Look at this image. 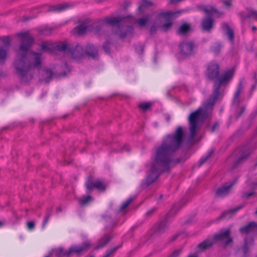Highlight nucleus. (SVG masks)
Listing matches in <instances>:
<instances>
[{
	"instance_id": "nucleus-1",
	"label": "nucleus",
	"mask_w": 257,
	"mask_h": 257,
	"mask_svg": "<svg viewBox=\"0 0 257 257\" xmlns=\"http://www.w3.org/2000/svg\"><path fill=\"white\" fill-rule=\"evenodd\" d=\"M182 127L178 126L175 133L164 137L162 144L156 149L154 160L149 171L146 184L155 182L163 171H168L171 167L180 162L174 159L175 152L179 149L183 139Z\"/></svg>"
},
{
	"instance_id": "nucleus-2",
	"label": "nucleus",
	"mask_w": 257,
	"mask_h": 257,
	"mask_svg": "<svg viewBox=\"0 0 257 257\" xmlns=\"http://www.w3.org/2000/svg\"><path fill=\"white\" fill-rule=\"evenodd\" d=\"M234 72V69H230L226 71L220 77H219L220 74L219 64L215 62H211L208 64L206 69L207 76L211 80L217 81L214 82L212 94L208 101L189 116L190 140H192L195 137L200 119L208 117L211 113L213 105L220 95L219 90L221 86L228 83L232 78Z\"/></svg>"
},
{
	"instance_id": "nucleus-3",
	"label": "nucleus",
	"mask_w": 257,
	"mask_h": 257,
	"mask_svg": "<svg viewBox=\"0 0 257 257\" xmlns=\"http://www.w3.org/2000/svg\"><path fill=\"white\" fill-rule=\"evenodd\" d=\"M19 36L22 37L21 43L14 65L21 78L28 81L32 79L34 70L41 67L42 54L30 50L33 40L27 33H20Z\"/></svg>"
},
{
	"instance_id": "nucleus-4",
	"label": "nucleus",
	"mask_w": 257,
	"mask_h": 257,
	"mask_svg": "<svg viewBox=\"0 0 257 257\" xmlns=\"http://www.w3.org/2000/svg\"><path fill=\"white\" fill-rule=\"evenodd\" d=\"M126 21L127 19L120 17H106L103 20L105 24L116 26L114 34L120 39L131 35L133 32L132 27L125 25Z\"/></svg>"
},
{
	"instance_id": "nucleus-5",
	"label": "nucleus",
	"mask_w": 257,
	"mask_h": 257,
	"mask_svg": "<svg viewBox=\"0 0 257 257\" xmlns=\"http://www.w3.org/2000/svg\"><path fill=\"white\" fill-rule=\"evenodd\" d=\"M176 206L172 207L166 215L165 218L157 223L150 230L149 233L151 236H157L164 233L168 229L171 219L175 217L177 211L174 212Z\"/></svg>"
},
{
	"instance_id": "nucleus-6",
	"label": "nucleus",
	"mask_w": 257,
	"mask_h": 257,
	"mask_svg": "<svg viewBox=\"0 0 257 257\" xmlns=\"http://www.w3.org/2000/svg\"><path fill=\"white\" fill-rule=\"evenodd\" d=\"M181 11H168L166 12H162L157 15L155 19L151 21L148 16H146V26L149 28V31L151 35L156 33L157 30L159 29V25L160 24V18H167L171 16H174L176 14H180Z\"/></svg>"
},
{
	"instance_id": "nucleus-7",
	"label": "nucleus",
	"mask_w": 257,
	"mask_h": 257,
	"mask_svg": "<svg viewBox=\"0 0 257 257\" xmlns=\"http://www.w3.org/2000/svg\"><path fill=\"white\" fill-rule=\"evenodd\" d=\"M90 244V242L86 241L81 245H72L67 250H64L63 248L59 247L56 249L55 254L56 257H70L72 253L80 255L83 252L88 250Z\"/></svg>"
},
{
	"instance_id": "nucleus-8",
	"label": "nucleus",
	"mask_w": 257,
	"mask_h": 257,
	"mask_svg": "<svg viewBox=\"0 0 257 257\" xmlns=\"http://www.w3.org/2000/svg\"><path fill=\"white\" fill-rule=\"evenodd\" d=\"M242 83V80H240L238 84L236 91L232 100V104L237 107L235 113V117L237 118L240 116L245 110V107L244 106L239 107V104L241 101L240 94L243 89Z\"/></svg>"
},
{
	"instance_id": "nucleus-9",
	"label": "nucleus",
	"mask_w": 257,
	"mask_h": 257,
	"mask_svg": "<svg viewBox=\"0 0 257 257\" xmlns=\"http://www.w3.org/2000/svg\"><path fill=\"white\" fill-rule=\"evenodd\" d=\"M250 153L251 151L248 148L246 147L242 148L232 163L230 167L231 169H234L241 166L247 160Z\"/></svg>"
},
{
	"instance_id": "nucleus-10",
	"label": "nucleus",
	"mask_w": 257,
	"mask_h": 257,
	"mask_svg": "<svg viewBox=\"0 0 257 257\" xmlns=\"http://www.w3.org/2000/svg\"><path fill=\"white\" fill-rule=\"evenodd\" d=\"M230 230L227 229L225 230L220 231L218 233L215 234L212 238L214 243L217 242H221L225 245H227L232 242V239L230 236Z\"/></svg>"
},
{
	"instance_id": "nucleus-11",
	"label": "nucleus",
	"mask_w": 257,
	"mask_h": 257,
	"mask_svg": "<svg viewBox=\"0 0 257 257\" xmlns=\"http://www.w3.org/2000/svg\"><path fill=\"white\" fill-rule=\"evenodd\" d=\"M195 47L194 43L191 41H184L179 45L180 53L184 56H188L193 54Z\"/></svg>"
},
{
	"instance_id": "nucleus-12",
	"label": "nucleus",
	"mask_w": 257,
	"mask_h": 257,
	"mask_svg": "<svg viewBox=\"0 0 257 257\" xmlns=\"http://www.w3.org/2000/svg\"><path fill=\"white\" fill-rule=\"evenodd\" d=\"M85 186L89 191H93L94 189H97L100 191H104L106 188V185L103 181L99 180H88L85 183Z\"/></svg>"
},
{
	"instance_id": "nucleus-13",
	"label": "nucleus",
	"mask_w": 257,
	"mask_h": 257,
	"mask_svg": "<svg viewBox=\"0 0 257 257\" xmlns=\"http://www.w3.org/2000/svg\"><path fill=\"white\" fill-rule=\"evenodd\" d=\"M173 16H171L168 18L166 17L160 18L159 30L161 32H167L171 29L173 23L171 20V18Z\"/></svg>"
},
{
	"instance_id": "nucleus-14",
	"label": "nucleus",
	"mask_w": 257,
	"mask_h": 257,
	"mask_svg": "<svg viewBox=\"0 0 257 257\" xmlns=\"http://www.w3.org/2000/svg\"><path fill=\"white\" fill-rule=\"evenodd\" d=\"M69 53L74 59H79L85 54L84 48L77 44L69 49Z\"/></svg>"
},
{
	"instance_id": "nucleus-15",
	"label": "nucleus",
	"mask_w": 257,
	"mask_h": 257,
	"mask_svg": "<svg viewBox=\"0 0 257 257\" xmlns=\"http://www.w3.org/2000/svg\"><path fill=\"white\" fill-rule=\"evenodd\" d=\"M88 20H85L82 23L76 26L72 30V34L76 35H82L84 34L88 29Z\"/></svg>"
},
{
	"instance_id": "nucleus-16",
	"label": "nucleus",
	"mask_w": 257,
	"mask_h": 257,
	"mask_svg": "<svg viewBox=\"0 0 257 257\" xmlns=\"http://www.w3.org/2000/svg\"><path fill=\"white\" fill-rule=\"evenodd\" d=\"M244 206V205H240L236 206L235 208L230 209L228 211H225L218 217V220L229 219L239 210L241 209Z\"/></svg>"
},
{
	"instance_id": "nucleus-17",
	"label": "nucleus",
	"mask_w": 257,
	"mask_h": 257,
	"mask_svg": "<svg viewBox=\"0 0 257 257\" xmlns=\"http://www.w3.org/2000/svg\"><path fill=\"white\" fill-rule=\"evenodd\" d=\"M113 236L110 234H104L97 241L95 247V249L102 248L106 246L107 243L112 239Z\"/></svg>"
},
{
	"instance_id": "nucleus-18",
	"label": "nucleus",
	"mask_w": 257,
	"mask_h": 257,
	"mask_svg": "<svg viewBox=\"0 0 257 257\" xmlns=\"http://www.w3.org/2000/svg\"><path fill=\"white\" fill-rule=\"evenodd\" d=\"M191 200V197L188 195L186 194L184 196V197L182 198V199L177 203L174 204L172 207H173L174 206H176V209L174 210V212H175L176 211L177 213L186 204V203L189 202Z\"/></svg>"
},
{
	"instance_id": "nucleus-19",
	"label": "nucleus",
	"mask_w": 257,
	"mask_h": 257,
	"mask_svg": "<svg viewBox=\"0 0 257 257\" xmlns=\"http://www.w3.org/2000/svg\"><path fill=\"white\" fill-rule=\"evenodd\" d=\"M257 230V223L251 222L248 224L239 228V231L242 233H248Z\"/></svg>"
},
{
	"instance_id": "nucleus-20",
	"label": "nucleus",
	"mask_w": 257,
	"mask_h": 257,
	"mask_svg": "<svg viewBox=\"0 0 257 257\" xmlns=\"http://www.w3.org/2000/svg\"><path fill=\"white\" fill-rule=\"evenodd\" d=\"M213 20L210 17H205L202 21V28L203 31L210 32L213 28Z\"/></svg>"
},
{
	"instance_id": "nucleus-21",
	"label": "nucleus",
	"mask_w": 257,
	"mask_h": 257,
	"mask_svg": "<svg viewBox=\"0 0 257 257\" xmlns=\"http://www.w3.org/2000/svg\"><path fill=\"white\" fill-rule=\"evenodd\" d=\"M236 180L229 181L224 183L221 187L217 189L216 193H227L230 191L231 188L235 185Z\"/></svg>"
},
{
	"instance_id": "nucleus-22",
	"label": "nucleus",
	"mask_w": 257,
	"mask_h": 257,
	"mask_svg": "<svg viewBox=\"0 0 257 257\" xmlns=\"http://www.w3.org/2000/svg\"><path fill=\"white\" fill-rule=\"evenodd\" d=\"M214 244V241L212 238L207 239L199 243L197 247L200 251H203L210 248Z\"/></svg>"
},
{
	"instance_id": "nucleus-23",
	"label": "nucleus",
	"mask_w": 257,
	"mask_h": 257,
	"mask_svg": "<svg viewBox=\"0 0 257 257\" xmlns=\"http://www.w3.org/2000/svg\"><path fill=\"white\" fill-rule=\"evenodd\" d=\"M41 74L42 75L41 80L46 83L49 82L53 76V71L48 68L44 69L42 70Z\"/></svg>"
},
{
	"instance_id": "nucleus-24",
	"label": "nucleus",
	"mask_w": 257,
	"mask_h": 257,
	"mask_svg": "<svg viewBox=\"0 0 257 257\" xmlns=\"http://www.w3.org/2000/svg\"><path fill=\"white\" fill-rule=\"evenodd\" d=\"M221 28L223 30L226 31V34L227 36L228 40L232 42L234 40V34L233 31L230 28L228 24L226 23H223L221 24Z\"/></svg>"
},
{
	"instance_id": "nucleus-25",
	"label": "nucleus",
	"mask_w": 257,
	"mask_h": 257,
	"mask_svg": "<svg viewBox=\"0 0 257 257\" xmlns=\"http://www.w3.org/2000/svg\"><path fill=\"white\" fill-rule=\"evenodd\" d=\"M85 54H87L89 56L93 58H95L97 56V51L94 45L88 44L84 48Z\"/></svg>"
},
{
	"instance_id": "nucleus-26",
	"label": "nucleus",
	"mask_w": 257,
	"mask_h": 257,
	"mask_svg": "<svg viewBox=\"0 0 257 257\" xmlns=\"http://www.w3.org/2000/svg\"><path fill=\"white\" fill-rule=\"evenodd\" d=\"M72 7V5L67 3H64L57 5L53 7L50 11L54 12H60L65 11Z\"/></svg>"
},
{
	"instance_id": "nucleus-27",
	"label": "nucleus",
	"mask_w": 257,
	"mask_h": 257,
	"mask_svg": "<svg viewBox=\"0 0 257 257\" xmlns=\"http://www.w3.org/2000/svg\"><path fill=\"white\" fill-rule=\"evenodd\" d=\"M93 200V197L90 195H83L78 199L79 204L81 206L87 205Z\"/></svg>"
},
{
	"instance_id": "nucleus-28",
	"label": "nucleus",
	"mask_w": 257,
	"mask_h": 257,
	"mask_svg": "<svg viewBox=\"0 0 257 257\" xmlns=\"http://www.w3.org/2000/svg\"><path fill=\"white\" fill-rule=\"evenodd\" d=\"M190 25L188 23H185L179 27L177 32V34L179 35H186L190 31Z\"/></svg>"
},
{
	"instance_id": "nucleus-29",
	"label": "nucleus",
	"mask_w": 257,
	"mask_h": 257,
	"mask_svg": "<svg viewBox=\"0 0 257 257\" xmlns=\"http://www.w3.org/2000/svg\"><path fill=\"white\" fill-rule=\"evenodd\" d=\"M71 47H70L65 42H60L55 45L54 46V48L58 51L61 52H68L69 53V49Z\"/></svg>"
},
{
	"instance_id": "nucleus-30",
	"label": "nucleus",
	"mask_w": 257,
	"mask_h": 257,
	"mask_svg": "<svg viewBox=\"0 0 257 257\" xmlns=\"http://www.w3.org/2000/svg\"><path fill=\"white\" fill-rule=\"evenodd\" d=\"M206 10L207 11L205 13L207 14H217L219 16L223 15V12L218 11L214 6L211 5H207Z\"/></svg>"
},
{
	"instance_id": "nucleus-31",
	"label": "nucleus",
	"mask_w": 257,
	"mask_h": 257,
	"mask_svg": "<svg viewBox=\"0 0 257 257\" xmlns=\"http://www.w3.org/2000/svg\"><path fill=\"white\" fill-rule=\"evenodd\" d=\"M121 245L122 244H121L120 245L114 247L112 248L107 250L105 252V254L103 255V257H113L114 255L115 252L119 248H120L121 246Z\"/></svg>"
},
{
	"instance_id": "nucleus-32",
	"label": "nucleus",
	"mask_w": 257,
	"mask_h": 257,
	"mask_svg": "<svg viewBox=\"0 0 257 257\" xmlns=\"http://www.w3.org/2000/svg\"><path fill=\"white\" fill-rule=\"evenodd\" d=\"M9 49L0 47V62H4L6 58Z\"/></svg>"
},
{
	"instance_id": "nucleus-33",
	"label": "nucleus",
	"mask_w": 257,
	"mask_h": 257,
	"mask_svg": "<svg viewBox=\"0 0 257 257\" xmlns=\"http://www.w3.org/2000/svg\"><path fill=\"white\" fill-rule=\"evenodd\" d=\"M134 199L133 197H130L126 200L123 201L119 208V211H124L125 209L126 208L127 206L131 204V203L134 200Z\"/></svg>"
},
{
	"instance_id": "nucleus-34",
	"label": "nucleus",
	"mask_w": 257,
	"mask_h": 257,
	"mask_svg": "<svg viewBox=\"0 0 257 257\" xmlns=\"http://www.w3.org/2000/svg\"><path fill=\"white\" fill-rule=\"evenodd\" d=\"M53 30V28L45 26L40 30V33L43 35L48 36L51 34Z\"/></svg>"
},
{
	"instance_id": "nucleus-35",
	"label": "nucleus",
	"mask_w": 257,
	"mask_h": 257,
	"mask_svg": "<svg viewBox=\"0 0 257 257\" xmlns=\"http://www.w3.org/2000/svg\"><path fill=\"white\" fill-rule=\"evenodd\" d=\"M1 40L4 44L2 47L8 49H10V38L9 37L5 36L1 38Z\"/></svg>"
},
{
	"instance_id": "nucleus-36",
	"label": "nucleus",
	"mask_w": 257,
	"mask_h": 257,
	"mask_svg": "<svg viewBox=\"0 0 257 257\" xmlns=\"http://www.w3.org/2000/svg\"><path fill=\"white\" fill-rule=\"evenodd\" d=\"M214 151L213 150L210 151L208 154L205 156L201 158L199 161V166L203 164L213 154Z\"/></svg>"
},
{
	"instance_id": "nucleus-37",
	"label": "nucleus",
	"mask_w": 257,
	"mask_h": 257,
	"mask_svg": "<svg viewBox=\"0 0 257 257\" xmlns=\"http://www.w3.org/2000/svg\"><path fill=\"white\" fill-rule=\"evenodd\" d=\"M158 210V207H153L150 209H149L147 212H146V217H151Z\"/></svg>"
},
{
	"instance_id": "nucleus-38",
	"label": "nucleus",
	"mask_w": 257,
	"mask_h": 257,
	"mask_svg": "<svg viewBox=\"0 0 257 257\" xmlns=\"http://www.w3.org/2000/svg\"><path fill=\"white\" fill-rule=\"evenodd\" d=\"M145 0H142L141 4L138 7V13L140 16L143 15L145 11Z\"/></svg>"
},
{
	"instance_id": "nucleus-39",
	"label": "nucleus",
	"mask_w": 257,
	"mask_h": 257,
	"mask_svg": "<svg viewBox=\"0 0 257 257\" xmlns=\"http://www.w3.org/2000/svg\"><path fill=\"white\" fill-rule=\"evenodd\" d=\"M221 48V46L220 44H216L212 46L211 50L215 54H218L220 51Z\"/></svg>"
},
{
	"instance_id": "nucleus-40",
	"label": "nucleus",
	"mask_w": 257,
	"mask_h": 257,
	"mask_svg": "<svg viewBox=\"0 0 257 257\" xmlns=\"http://www.w3.org/2000/svg\"><path fill=\"white\" fill-rule=\"evenodd\" d=\"M153 197L158 203H160L163 199V194H153Z\"/></svg>"
},
{
	"instance_id": "nucleus-41",
	"label": "nucleus",
	"mask_w": 257,
	"mask_h": 257,
	"mask_svg": "<svg viewBox=\"0 0 257 257\" xmlns=\"http://www.w3.org/2000/svg\"><path fill=\"white\" fill-rule=\"evenodd\" d=\"M247 17H252L257 20V11L251 10L247 14Z\"/></svg>"
},
{
	"instance_id": "nucleus-42",
	"label": "nucleus",
	"mask_w": 257,
	"mask_h": 257,
	"mask_svg": "<svg viewBox=\"0 0 257 257\" xmlns=\"http://www.w3.org/2000/svg\"><path fill=\"white\" fill-rule=\"evenodd\" d=\"M156 6L155 0H146V8Z\"/></svg>"
},
{
	"instance_id": "nucleus-43",
	"label": "nucleus",
	"mask_w": 257,
	"mask_h": 257,
	"mask_svg": "<svg viewBox=\"0 0 257 257\" xmlns=\"http://www.w3.org/2000/svg\"><path fill=\"white\" fill-rule=\"evenodd\" d=\"M27 228L30 230H33L35 227V224L34 222L31 221L27 222Z\"/></svg>"
},
{
	"instance_id": "nucleus-44",
	"label": "nucleus",
	"mask_w": 257,
	"mask_h": 257,
	"mask_svg": "<svg viewBox=\"0 0 257 257\" xmlns=\"http://www.w3.org/2000/svg\"><path fill=\"white\" fill-rule=\"evenodd\" d=\"M181 252V249L175 250L168 257H178Z\"/></svg>"
},
{
	"instance_id": "nucleus-45",
	"label": "nucleus",
	"mask_w": 257,
	"mask_h": 257,
	"mask_svg": "<svg viewBox=\"0 0 257 257\" xmlns=\"http://www.w3.org/2000/svg\"><path fill=\"white\" fill-rule=\"evenodd\" d=\"M103 48L104 50L105 51V52L106 53H107V54H109L110 53L109 47V43L107 41L106 42L104 43V44L103 45Z\"/></svg>"
},
{
	"instance_id": "nucleus-46",
	"label": "nucleus",
	"mask_w": 257,
	"mask_h": 257,
	"mask_svg": "<svg viewBox=\"0 0 257 257\" xmlns=\"http://www.w3.org/2000/svg\"><path fill=\"white\" fill-rule=\"evenodd\" d=\"M206 7H207V5H200L197 6L198 9L199 10L203 11L204 13H205V11H207L206 10Z\"/></svg>"
},
{
	"instance_id": "nucleus-47",
	"label": "nucleus",
	"mask_w": 257,
	"mask_h": 257,
	"mask_svg": "<svg viewBox=\"0 0 257 257\" xmlns=\"http://www.w3.org/2000/svg\"><path fill=\"white\" fill-rule=\"evenodd\" d=\"M130 147L128 145H124L123 146L119 151L120 152H123L125 151H130Z\"/></svg>"
},
{
	"instance_id": "nucleus-48",
	"label": "nucleus",
	"mask_w": 257,
	"mask_h": 257,
	"mask_svg": "<svg viewBox=\"0 0 257 257\" xmlns=\"http://www.w3.org/2000/svg\"><path fill=\"white\" fill-rule=\"evenodd\" d=\"M137 23L140 26H143L145 25V18L142 17L140 19L137 21Z\"/></svg>"
},
{
	"instance_id": "nucleus-49",
	"label": "nucleus",
	"mask_w": 257,
	"mask_h": 257,
	"mask_svg": "<svg viewBox=\"0 0 257 257\" xmlns=\"http://www.w3.org/2000/svg\"><path fill=\"white\" fill-rule=\"evenodd\" d=\"M223 5L228 8L231 6V1L230 0H225L223 2Z\"/></svg>"
},
{
	"instance_id": "nucleus-50",
	"label": "nucleus",
	"mask_w": 257,
	"mask_h": 257,
	"mask_svg": "<svg viewBox=\"0 0 257 257\" xmlns=\"http://www.w3.org/2000/svg\"><path fill=\"white\" fill-rule=\"evenodd\" d=\"M219 127V123L218 122H216L213 126H212V128H211V132L213 133L214 132L216 129H217Z\"/></svg>"
},
{
	"instance_id": "nucleus-51",
	"label": "nucleus",
	"mask_w": 257,
	"mask_h": 257,
	"mask_svg": "<svg viewBox=\"0 0 257 257\" xmlns=\"http://www.w3.org/2000/svg\"><path fill=\"white\" fill-rule=\"evenodd\" d=\"M49 218L50 217H47L46 216L45 217V218L44 219V221H43V224H42V228H44L45 227V226L46 225L47 223H48V222L49 221Z\"/></svg>"
},
{
	"instance_id": "nucleus-52",
	"label": "nucleus",
	"mask_w": 257,
	"mask_h": 257,
	"mask_svg": "<svg viewBox=\"0 0 257 257\" xmlns=\"http://www.w3.org/2000/svg\"><path fill=\"white\" fill-rule=\"evenodd\" d=\"M52 208H48L46 211V216L50 217L52 215Z\"/></svg>"
},
{
	"instance_id": "nucleus-53",
	"label": "nucleus",
	"mask_w": 257,
	"mask_h": 257,
	"mask_svg": "<svg viewBox=\"0 0 257 257\" xmlns=\"http://www.w3.org/2000/svg\"><path fill=\"white\" fill-rule=\"evenodd\" d=\"M152 105L153 102H146V111L149 109Z\"/></svg>"
},
{
	"instance_id": "nucleus-54",
	"label": "nucleus",
	"mask_w": 257,
	"mask_h": 257,
	"mask_svg": "<svg viewBox=\"0 0 257 257\" xmlns=\"http://www.w3.org/2000/svg\"><path fill=\"white\" fill-rule=\"evenodd\" d=\"M243 251H244V253L245 254L247 251H248V248H247V243L246 242H245L244 243V244L243 246Z\"/></svg>"
},
{
	"instance_id": "nucleus-55",
	"label": "nucleus",
	"mask_w": 257,
	"mask_h": 257,
	"mask_svg": "<svg viewBox=\"0 0 257 257\" xmlns=\"http://www.w3.org/2000/svg\"><path fill=\"white\" fill-rule=\"evenodd\" d=\"M226 194H216V198H223L225 196Z\"/></svg>"
},
{
	"instance_id": "nucleus-56",
	"label": "nucleus",
	"mask_w": 257,
	"mask_h": 257,
	"mask_svg": "<svg viewBox=\"0 0 257 257\" xmlns=\"http://www.w3.org/2000/svg\"><path fill=\"white\" fill-rule=\"evenodd\" d=\"M253 194H246L245 195L242 196L243 199H248L250 196H251Z\"/></svg>"
},
{
	"instance_id": "nucleus-57",
	"label": "nucleus",
	"mask_w": 257,
	"mask_h": 257,
	"mask_svg": "<svg viewBox=\"0 0 257 257\" xmlns=\"http://www.w3.org/2000/svg\"><path fill=\"white\" fill-rule=\"evenodd\" d=\"M140 108L143 111H145V103H142L139 105Z\"/></svg>"
},
{
	"instance_id": "nucleus-58",
	"label": "nucleus",
	"mask_w": 257,
	"mask_h": 257,
	"mask_svg": "<svg viewBox=\"0 0 257 257\" xmlns=\"http://www.w3.org/2000/svg\"><path fill=\"white\" fill-rule=\"evenodd\" d=\"M47 46L46 44H43L42 46H41V49L43 50H46L47 49Z\"/></svg>"
},
{
	"instance_id": "nucleus-59",
	"label": "nucleus",
	"mask_w": 257,
	"mask_h": 257,
	"mask_svg": "<svg viewBox=\"0 0 257 257\" xmlns=\"http://www.w3.org/2000/svg\"><path fill=\"white\" fill-rule=\"evenodd\" d=\"M256 85H257V82H256V83L254 85L252 86V87L251 88V92L254 91L256 87Z\"/></svg>"
},
{
	"instance_id": "nucleus-60",
	"label": "nucleus",
	"mask_w": 257,
	"mask_h": 257,
	"mask_svg": "<svg viewBox=\"0 0 257 257\" xmlns=\"http://www.w3.org/2000/svg\"><path fill=\"white\" fill-rule=\"evenodd\" d=\"M197 256H198L197 253L196 252H195L193 254H191L189 255L188 257H197Z\"/></svg>"
},
{
	"instance_id": "nucleus-61",
	"label": "nucleus",
	"mask_w": 257,
	"mask_h": 257,
	"mask_svg": "<svg viewBox=\"0 0 257 257\" xmlns=\"http://www.w3.org/2000/svg\"><path fill=\"white\" fill-rule=\"evenodd\" d=\"M256 167H257V160H256L254 164L252 166L251 168L252 169H254Z\"/></svg>"
},
{
	"instance_id": "nucleus-62",
	"label": "nucleus",
	"mask_w": 257,
	"mask_h": 257,
	"mask_svg": "<svg viewBox=\"0 0 257 257\" xmlns=\"http://www.w3.org/2000/svg\"><path fill=\"white\" fill-rule=\"evenodd\" d=\"M178 234L174 235L172 238V241H174L175 240H176V238L178 237Z\"/></svg>"
},
{
	"instance_id": "nucleus-63",
	"label": "nucleus",
	"mask_w": 257,
	"mask_h": 257,
	"mask_svg": "<svg viewBox=\"0 0 257 257\" xmlns=\"http://www.w3.org/2000/svg\"><path fill=\"white\" fill-rule=\"evenodd\" d=\"M102 217L104 218V219H108V220H110V217L108 216V215H102Z\"/></svg>"
},
{
	"instance_id": "nucleus-64",
	"label": "nucleus",
	"mask_w": 257,
	"mask_h": 257,
	"mask_svg": "<svg viewBox=\"0 0 257 257\" xmlns=\"http://www.w3.org/2000/svg\"><path fill=\"white\" fill-rule=\"evenodd\" d=\"M57 212H61L62 211V208L60 206L56 208Z\"/></svg>"
}]
</instances>
